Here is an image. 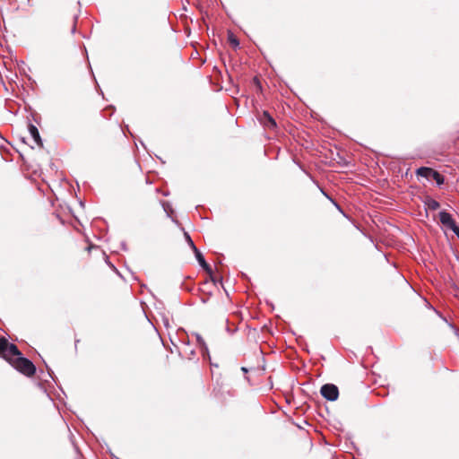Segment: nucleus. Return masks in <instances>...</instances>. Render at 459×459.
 Returning <instances> with one entry per match:
<instances>
[{"label": "nucleus", "mask_w": 459, "mask_h": 459, "mask_svg": "<svg viewBox=\"0 0 459 459\" xmlns=\"http://www.w3.org/2000/svg\"><path fill=\"white\" fill-rule=\"evenodd\" d=\"M10 365L26 377H32L37 370L34 363L28 358L24 357L22 353L14 358V359H11Z\"/></svg>", "instance_id": "1"}, {"label": "nucleus", "mask_w": 459, "mask_h": 459, "mask_svg": "<svg viewBox=\"0 0 459 459\" xmlns=\"http://www.w3.org/2000/svg\"><path fill=\"white\" fill-rule=\"evenodd\" d=\"M21 351L18 347L10 342L5 337H0V357L4 359L9 364L11 363V359H14V358L21 355Z\"/></svg>", "instance_id": "2"}, {"label": "nucleus", "mask_w": 459, "mask_h": 459, "mask_svg": "<svg viewBox=\"0 0 459 459\" xmlns=\"http://www.w3.org/2000/svg\"><path fill=\"white\" fill-rule=\"evenodd\" d=\"M320 394L325 400L334 402L339 397V389L334 384H325L320 388Z\"/></svg>", "instance_id": "3"}, {"label": "nucleus", "mask_w": 459, "mask_h": 459, "mask_svg": "<svg viewBox=\"0 0 459 459\" xmlns=\"http://www.w3.org/2000/svg\"><path fill=\"white\" fill-rule=\"evenodd\" d=\"M195 259L197 260L199 265L205 271L208 275H212V267L206 262L203 253L199 249H195L194 251Z\"/></svg>", "instance_id": "4"}, {"label": "nucleus", "mask_w": 459, "mask_h": 459, "mask_svg": "<svg viewBox=\"0 0 459 459\" xmlns=\"http://www.w3.org/2000/svg\"><path fill=\"white\" fill-rule=\"evenodd\" d=\"M259 120H260V123H261L264 126H265V127H267V128L272 129V128L276 127V122H275V120H274V119H273V117L271 116V114H270L268 111H266V110L263 111V113H262V115H261V117H260Z\"/></svg>", "instance_id": "5"}, {"label": "nucleus", "mask_w": 459, "mask_h": 459, "mask_svg": "<svg viewBox=\"0 0 459 459\" xmlns=\"http://www.w3.org/2000/svg\"><path fill=\"white\" fill-rule=\"evenodd\" d=\"M28 131H29L31 138L35 142V143L39 147L42 148L43 147V141H42V139L40 137V134H39L38 127L36 126H34L33 124L30 123L28 125Z\"/></svg>", "instance_id": "6"}, {"label": "nucleus", "mask_w": 459, "mask_h": 459, "mask_svg": "<svg viewBox=\"0 0 459 459\" xmlns=\"http://www.w3.org/2000/svg\"><path fill=\"white\" fill-rule=\"evenodd\" d=\"M438 217L441 224L446 229H448L453 224V222L455 221L452 214L446 212V210L440 211L438 213Z\"/></svg>", "instance_id": "7"}, {"label": "nucleus", "mask_w": 459, "mask_h": 459, "mask_svg": "<svg viewBox=\"0 0 459 459\" xmlns=\"http://www.w3.org/2000/svg\"><path fill=\"white\" fill-rule=\"evenodd\" d=\"M424 206L429 210H437L440 207V204L430 196L426 197L424 200Z\"/></svg>", "instance_id": "8"}, {"label": "nucleus", "mask_w": 459, "mask_h": 459, "mask_svg": "<svg viewBox=\"0 0 459 459\" xmlns=\"http://www.w3.org/2000/svg\"><path fill=\"white\" fill-rule=\"evenodd\" d=\"M430 177V179H433L438 186H441L445 183V177L434 169H432Z\"/></svg>", "instance_id": "9"}, {"label": "nucleus", "mask_w": 459, "mask_h": 459, "mask_svg": "<svg viewBox=\"0 0 459 459\" xmlns=\"http://www.w3.org/2000/svg\"><path fill=\"white\" fill-rule=\"evenodd\" d=\"M432 169H433L429 167H420L417 169L416 174L419 177L425 178L429 180L431 178L430 174L432 172Z\"/></svg>", "instance_id": "10"}, {"label": "nucleus", "mask_w": 459, "mask_h": 459, "mask_svg": "<svg viewBox=\"0 0 459 459\" xmlns=\"http://www.w3.org/2000/svg\"><path fill=\"white\" fill-rule=\"evenodd\" d=\"M320 191L322 192V194L328 199L331 201V203L336 207V209L345 217L346 214L345 212H343L342 208L340 206V204L334 200L326 192H325V190L323 188H320Z\"/></svg>", "instance_id": "11"}, {"label": "nucleus", "mask_w": 459, "mask_h": 459, "mask_svg": "<svg viewBox=\"0 0 459 459\" xmlns=\"http://www.w3.org/2000/svg\"><path fill=\"white\" fill-rule=\"evenodd\" d=\"M228 41L235 48L239 47V40L231 30H228Z\"/></svg>", "instance_id": "12"}, {"label": "nucleus", "mask_w": 459, "mask_h": 459, "mask_svg": "<svg viewBox=\"0 0 459 459\" xmlns=\"http://www.w3.org/2000/svg\"><path fill=\"white\" fill-rule=\"evenodd\" d=\"M184 238L187 243V245L189 246V247L193 250V252L195 250V249H198L195 246V244L194 243L191 236L189 235L188 232L186 231H184Z\"/></svg>", "instance_id": "13"}, {"label": "nucleus", "mask_w": 459, "mask_h": 459, "mask_svg": "<svg viewBox=\"0 0 459 459\" xmlns=\"http://www.w3.org/2000/svg\"><path fill=\"white\" fill-rule=\"evenodd\" d=\"M161 205L164 210V212L167 213L168 217H171V213L173 212V209L170 205V204L167 201H161Z\"/></svg>", "instance_id": "14"}, {"label": "nucleus", "mask_w": 459, "mask_h": 459, "mask_svg": "<svg viewBox=\"0 0 459 459\" xmlns=\"http://www.w3.org/2000/svg\"><path fill=\"white\" fill-rule=\"evenodd\" d=\"M195 335L196 341H197L200 348H204L207 351V344L204 342V340L203 339V337L197 333H195Z\"/></svg>", "instance_id": "15"}, {"label": "nucleus", "mask_w": 459, "mask_h": 459, "mask_svg": "<svg viewBox=\"0 0 459 459\" xmlns=\"http://www.w3.org/2000/svg\"><path fill=\"white\" fill-rule=\"evenodd\" d=\"M209 276H210V280L213 282L214 285H217L218 283H222V277L221 276H220V277L214 276L212 270V275H209Z\"/></svg>", "instance_id": "16"}, {"label": "nucleus", "mask_w": 459, "mask_h": 459, "mask_svg": "<svg viewBox=\"0 0 459 459\" xmlns=\"http://www.w3.org/2000/svg\"><path fill=\"white\" fill-rule=\"evenodd\" d=\"M46 367H47V369H48V376L52 378V380L55 383H56V377L54 376L53 370L48 365H46Z\"/></svg>", "instance_id": "17"}, {"label": "nucleus", "mask_w": 459, "mask_h": 459, "mask_svg": "<svg viewBox=\"0 0 459 459\" xmlns=\"http://www.w3.org/2000/svg\"><path fill=\"white\" fill-rule=\"evenodd\" d=\"M448 230H452L454 233H457V230H459V226L455 221L453 224L448 228Z\"/></svg>", "instance_id": "18"}, {"label": "nucleus", "mask_w": 459, "mask_h": 459, "mask_svg": "<svg viewBox=\"0 0 459 459\" xmlns=\"http://www.w3.org/2000/svg\"><path fill=\"white\" fill-rule=\"evenodd\" d=\"M201 352H202V356L204 359H205V358H208L209 359H211L208 348H207V351L204 348H201Z\"/></svg>", "instance_id": "19"}, {"label": "nucleus", "mask_w": 459, "mask_h": 459, "mask_svg": "<svg viewBox=\"0 0 459 459\" xmlns=\"http://www.w3.org/2000/svg\"><path fill=\"white\" fill-rule=\"evenodd\" d=\"M241 371L245 374V379L249 382V377L247 376L249 369L246 367H241Z\"/></svg>", "instance_id": "20"}, {"label": "nucleus", "mask_w": 459, "mask_h": 459, "mask_svg": "<svg viewBox=\"0 0 459 459\" xmlns=\"http://www.w3.org/2000/svg\"><path fill=\"white\" fill-rule=\"evenodd\" d=\"M134 139L135 145H137V142H138V143H140L144 149H146L144 143L140 138L136 139V137L134 136Z\"/></svg>", "instance_id": "21"}, {"label": "nucleus", "mask_w": 459, "mask_h": 459, "mask_svg": "<svg viewBox=\"0 0 459 459\" xmlns=\"http://www.w3.org/2000/svg\"><path fill=\"white\" fill-rule=\"evenodd\" d=\"M122 131L124 134H126V131H127L131 134L132 137H134V135L130 132L129 126L127 125L125 126V128H122Z\"/></svg>", "instance_id": "22"}, {"label": "nucleus", "mask_w": 459, "mask_h": 459, "mask_svg": "<svg viewBox=\"0 0 459 459\" xmlns=\"http://www.w3.org/2000/svg\"><path fill=\"white\" fill-rule=\"evenodd\" d=\"M121 248L123 251H126V252L128 250L127 245L125 241L121 242Z\"/></svg>", "instance_id": "23"}, {"label": "nucleus", "mask_w": 459, "mask_h": 459, "mask_svg": "<svg viewBox=\"0 0 459 459\" xmlns=\"http://www.w3.org/2000/svg\"><path fill=\"white\" fill-rule=\"evenodd\" d=\"M254 82L258 86L259 89L262 88V85H261V82H259V80L257 79V77H255L254 78Z\"/></svg>", "instance_id": "24"}, {"label": "nucleus", "mask_w": 459, "mask_h": 459, "mask_svg": "<svg viewBox=\"0 0 459 459\" xmlns=\"http://www.w3.org/2000/svg\"><path fill=\"white\" fill-rule=\"evenodd\" d=\"M195 355V351L194 350H191L189 352L188 359H192V358Z\"/></svg>", "instance_id": "25"}, {"label": "nucleus", "mask_w": 459, "mask_h": 459, "mask_svg": "<svg viewBox=\"0 0 459 459\" xmlns=\"http://www.w3.org/2000/svg\"><path fill=\"white\" fill-rule=\"evenodd\" d=\"M111 269L113 271H115L119 276H121L120 273L118 272V270L116 268V266L114 264H111Z\"/></svg>", "instance_id": "26"}, {"label": "nucleus", "mask_w": 459, "mask_h": 459, "mask_svg": "<svg viewBox=\"0 0 459 459\" xmlns=\"http://www.w3.org/2000/svg\"><path fill=\"white\" fill-rule=\"evenodd\" d=\"M163 323H164V325H165L166 327H168V326H169V319H168V318H163Z\"/></svg>", "instance_id": "27"}, {"label": "nucleus", "mask_w": 459, "mask_h": 459, "mask_svg": "<svg viewBox=\"0 0 459 459\" xmlns=\"http://www.w3.org/2000/svg\"><path fill=\"white\" fill-rule=\"evenodd\" d=\"M201 301H202L203 303H206V302L208 301V298H206V299H205V298H202V299H201Z\"/></svg>", "instance_id": "28"}, {"label": "nucleus", "mask_w": 459, "mask_h": 459, "mask_svg": "<svg viewBox=\"0 0 459 459\" xmlns=\"http://www.w3.org/2000/svg\"><path fill=\"white\" fill-rule=\"evenodd\" d=\"M106 263L111 268V264H113L112 263H110L108 259L106 260Z\"/></svg>", "instance_id": "29"}, {"label": "nucleus", "mask_w": 459, "mask_h": 459, "mask_svg": "<svg viewBox=\"0 0 459 459\" xmlns=\"http://www.w3.org/2000/svg\"><path fill=\"white\" fill-rule=\"evenodd\" d=\"M75 30H76V27H75V25H74V27L72 28V33H74Z\"/></svg>", "instance_id": "30"}, {"label": "nucleus", "mask_w": 459, "mask_h": 459, "mask_svg": "<svg viewBox=\"0 0 459 459\" xmlns=\"http://www.w3.org/2000/svg\"><path fill=\"white\" fill-rule=\"evenodd\" d=\"M266 303L273 308V304L272 302L267 301Z\"/></svg>", "instance_id": "31"}, {"label": "nucleus", "mask_w": 459, "mask_h": 459, "mask_svg": "<svg viewBox=\"0 0 459 459\" xmlns=\"http://www.w3.org/2000/svg\"><path fill=\"white\" fill-rule=\"evenodd\" d=\"M80 342V340L76 339L75 340V349L77 348V343Z\"/></svg>", "instance_id": "32"}, {"label": "nucleus", "mask_w": 459, "mask_h": 459, "mask_svg": "<svg viewBox=\"0 0 459 459\" xmlns=\"http://www.w3.org/2000/svg\"><path fill=\"white\" fill-rule=\"evenodd\" d=\"M108 108H111L113 111L115 110V107L114 106H109Z\"/></svg>", "instance_id": "33"}, {"label": "nucleus", "mask_w": 459, "mask_h": 459, "mask_svg": "<svg viewBox=\"0 0 459 459\" xmlns=\"http://www.w3.org/2000/svg\"><path fill=\"white\" fill-rule=\"evenodd\" d=\"M117 459H119V458H117Z\"/></svg>", "instance_id": "34"}]
</instances>
